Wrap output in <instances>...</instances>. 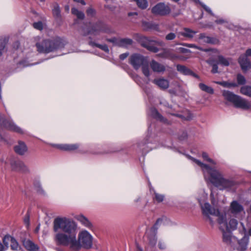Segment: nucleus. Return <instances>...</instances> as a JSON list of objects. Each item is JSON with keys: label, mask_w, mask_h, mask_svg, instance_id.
I'll return each mask as SVG.
<instances>
[{"label": "nucleus", "mask_w": 251, "mask_h": 251, "mask_svg": "<svg viewBox=\"0 0 251 251\" xmlns=\"http://www.w3.org/2000/svg\"><path fill=\"white\" fill-rule=\"evenodd\" d=\"M77 224L66 217H57L53 221V229L56 233L54 240L58 245L69 247L73 251H78L81 247L90 249L93 237L86 230L80 231L76 238Z\"/></svg>", "instance_id": "1"}, {"label": "nucleus", "mask_w": 251, "mask_h": 251, "mask_svg": "<svg viewBox=\"0 0 251 251\" xmlns=\"http://www.w3.org/2000/svg\"><path fill=\"white\" fill-rule=\"evenodd\" d=\"M188 158L197 164L201 169L204 178L207 183H210L220 190L234 191L237 182L231 178L224 177L223 174L217 169L202 163L189 155Z\"/></svg>", "instance_id": "2"}, {"label": "nucleus", "mask_w": 251, "mask_h": 251, "mask_svg": "<svg viewBox=\"0 0 251 251\" xmlns=\"http://www.w3.org/2000/svg\"><path fill=\"white\" fill-rule=\"evenodd\" d=\"M34 42L39 53H48L62 48L65 44L62 39L56 38L52 40L44 39L37 36L33 38Z\"/></svg>", "instance_id": "3"}, {"label": "nucleus", "mask_w": 251, "mask_h": 251, "mask_svg": "<svg viewBox=\"0 0 251 251\" xmlns=\"http://www.w3.org/2000/svg\"><path fill=\"white\" fill-rule=\"evenodd\" d=\"M226 104H231L235 107L244 110L248 109L251 106L250 102L239 95H224Z\"/></svg>", "instance_id": "4"}, {"label": "nucleus", "mask_w": 251, "mask_h": 251, "mask_svg": "<svg viewBox=\"0 0 251 251\" xmlns=\"http://www.w3.org/2000/svg\"><path fill=\"white\" fill-rule=\"evenodd\" d=\"M217 222L219 225V228L221 230L233 231L237 227L238 221L235 219H231L228 223L226 220V214H223L220 216V217L217 219Z\"/></svg>", "instance_id": "5"}, {"label": "nucleus", "mask_w": 251, "mask_h": 251, "mask_svg": "<svg viewBox=\"0 0 251 251\" xmlns=\"http://www.w3.org/2000/svg\"><path fill=\"white\" fill-rule=\"evenodd\" d=\"M201 207L203 215L206 217L211 225H214V221L212 220L210 216H215L218 219L223 214L220 212L218 209L212 207L208 202H204Z\"/></svg>", "instance_id": "6"}, {"label": "nucleus", "mask_w": 251, "mask_h": 251, "mask_svg": "<svg viewBox=\"0 0 251 251\" xmlns=\"http://www.w3.org/2000/svg\"><path fill=\"white\" fill-rule=\"evenodd\" d=\"M241 228H239V231L244 234L243 237L238 241V247L237 251H246L249 241V237L251 235V227L247 229L242 223H241Z\"/></svg>", "instance_id": "7"}, {"label": "nucleus", "mask_w": 251, "mask_h": 251, "mask_svg": "<svg viewBox=\"0 0 251 251\" xmlns=\"http://www.w3.org/2000/svg\"><path fill=\"white\" fill-rule=\"evenodd\" d=\"M83 36L91 35L95 36L99 34L100 32H108V28L106 25L101 22H98L92 25L90 28L85 29L83 28Z\"/></svg>", "instance_id": "8"}, {"label": "nucleus", "mask_w": 251, "mask_h": 251, "mask_svg": "<svg viewBox=\"0 0 251 251\" xmlns=\"http://www.w3.org/2000/svg\"><path fill=\"white\" fill-rule=\"evenodd\" d=\"M169 222V219L165 217L159 218L153 226L151 228V231L152 233V235L149 236V240L150 244L151 246H154L156 243L157 237L156 234L159 226L161 225H167Z\"/></svg>", "instance_id": "9"}, {"label": "nucleus", "mask_w": 251, "mask_h": 251, "mask_svg": "<svg viewBox=\"0 0 251 251\" xmlns=\"http://www.w3.org/2000/svg\"><path fill=\"white\" fill-rule=\"evenodd\" d=\"M0 126L3 127L9 130L13 131L21 134L26 133L25 130L22 129L16 125L11 119L6 120L0 114Z\"/></svg>", "instance_id": "10"}, {"label": "nucleus", "mask_w": 251, "mask_h": 251, "mask_svg": "<svg viewBox=\"0 0 251 251\" xmlns=\"http://www.w3.org/2000/svg\"><path fill=\"white\" fill-rule=\"evenodd\" d=\"M171 12V9L169 4L163 2H159L151 9V12L156 15L166 16Z\"/></svg>", "instance_id": "11"}, {"label": "nucleus", "mask_w": 251, "mask_h": 251, "mask_svg": "<svg viewBox=\"0 0 251 251\" xmlns=\"http://www.w3.org/2000/svg\"><path fill=\"white\" fill-rule=\"evenodd\" d=\"M152 141V129L151 126L148 127V134L145 141L142 142L138 144V147L140 150H142L143 152L148 151L149 150H152L154 147L149 146V144Z\"/></svg>", "instance_id": "12"}, {"label": "nucleus", "mask_w": 251, "mask_h": 251, "mask_svg": "<svg viewBox=\"0 0 251 251\" xmlns=\"http://www.w3.org/2000/svg\"><path fill=\"white\" fill-rule=\"evenodd\" d=\"M146 61L144 56L138 53L132 54L129 58V63L135 70L139 69Z\"/></svg>", "instance_id": "13"}, {"label": "nucleus", "mask_w": 251, "mask_h": 251, "mask_svg": "<svg viewBox=\"0 0 251 251\" xmlns=\"http://www.w3.org/2000/svg\"><path fill=\"white\" fill-rule=\"evenodd\" d=\"M9 162L11 167L13 170L20 171L25 173L29 172L28 167L23 161L15 158H11L9 159Z\"/></svg>", "instance_id": "14"}, {"label": "nucleus", "mask_w": 251, "mask_h": 251, "mask_svg": "<svg viewBox=\"0 0 251 251\" xmlns=\"http://www.w3.org/2000/svg\"><path fill=\"white\" fill-rule=\"evenodd\" d=\"M251 56V49H248L246 53L241 55L239 58V63L242 70L244 72L246 71L251 66L250 62L248 59V56Z\"/></svg>", "instance_id": "15"}, {"label": "nucleus", "mask_w": 251, "mask_h": 251, "mask_svg": "<svg viewBox=\"0 0 251 251\" xmlns=\"http://www.w3.org/2000/svg\"><path fill=\"white\" fill-rule=\"evenodd\" d=\"M243 210V206L238 201H233L230 203L228 211L233 216L237 217Z\"/></svg>", "instance_id": "16"}, {"label": "nucleus", "mask_w": 251, "mask_h": 251, "mask_svg": "<svg viewBox=\"0 0 251 251\" xmlns=\"http://www.w3.org/2000/svg\"><path fill=\"white\" fill-rule=\"evenodd\" d=\"M148 114L151 117L158 121H159L162 123L165 124H170V122L160 115L155 108L151 107L148 111Z\"/></svg>", "instance_id": "17"}, {"label": "nucleus", "mask_w": 251, "mask_h": 251, "mask_svg": "<svg viewBox=\"0 0 251 251\" xmlns=\"http://www.w3.org/2000/svg\"><path fill=\"white\" fill-rule=\"evenodd\" d=\"M150 66L151 70L155 73H162L166 70V67L162 64L158 63L154 60H152L150 63Z\"/></svg>", "instance_id": "18"}, {"label": "nucleus", "mask_w": 251, "mask_h": 251, "mask_svg": "<svg viewBox=\"0 0 251 251\" xmlns=\"http://www.w3.org/2000/svg\"><path fill=\"white\" fill-rule=\"evenodd\" d=\"M200 206L203 205L206 201L208 198V194L206 193L204 189H201L198 191L195 196Z\"/></svg>", "instance_id": "19"}, {"label": "nucleus", "mask_w": 251, "mask_h": 251, "mask_svg": "<svg viewBox=\"0 0 251 251\" xmlns=\"http://www.w3.org/2000/svg\"><path fill=\"white\" fill-rule=\"evenodd\" d=\"M157 56L163 58L173 60L176 58L177 57L172 52L171 49H164L162 51L157 54Z\"/></svg>", "instance_id": "20"}, {"label": "nucleus", "mask_w": 251, "mask_h": 251, "mask_svg": "<svg viewBox=\"0 0 251 251\" xmlns=\"http://www.w3.org/2000/svg\"><path fill=\"white\" fill-rule=\"evenodd\" d=\"M14 151L17 154L23 155L27 151V147L24 142L20 141L15 146Z\"/></svg>", "instance_id": "21"}, {"label": "nucleus", "mask_w": 251, "mask_h": 251, "mask_svg": "<svg viewBox=\"0 0 251 251\" xmlns=\"http://www.w3.org/2000/svg\"><path fill=\"white\" fill-rule=\"evenodd\" d=\"M75 219L79 221L83 226L87 228L91 229L93 227L92 224L91 222L84 215H78L75 217Z\"/></svg>", "instance_id": "22"}, {"label": "nucleus", "mask_w": 251, "mask_h": 251, "mask_svg": "<svg viewBox=\"0 0 251 251\" xmlns=\"http://www.w3.org/2000/svg\"><path fill=\"white\" fill-rule=\"evenodd\" d=\"M153 83L158 86L161 89H167L169 86V81L164 78L154 79Z\"/></svg>", "instance_id": "23"}, {"label": "nucleus", "mask_w": 251, "mask_h": 251, "mask_svg": "<svg viewBox=\"0 0 251 251\" xmlns=\"http://www.w3.org/2000/svg\"><path fill=\"white\" fill-rule=\"evenodd\" d=\"M139 41L140 43L142 46L145 48H146L151 42H154V43L160 46H162L163 44V43L161 41L151 40L149 38L145 36H141L140 38Z\"/></svg>", "instance_id": "24"}, {"label": "nucleus", "mask_w": 251, "mask_h": 251, "mask_svg": "<svg viewBox=\"0 0 251 251\" xmlns=\"http://www.w3.org/2000/svg\"><path fill=\"white\" fill-rule=\"evenodd\" d=\"M53 146L56 147V148L63 151H74L77 149L79 146L76 144H58L54 145Z\"/></svg>", "instance_id": "25"}, {"label": "nucleus", "mask_w": 251, "mask_h": 251, "mask_svg": "<svg viewBox=\"0 0 251 251\" xmlns=\"http://www.w3.org/2000/svg\"><path fill=\"white\" fill-rule=\"evenodd\" d=\"M181 45L183 46L186 47L197 49H198L200 50H201V51H203L204 52H208L209 51H212L214 53H215V54H219V53H220L219 51L217 49H203L202 48L197 46L196 45L193 44L183 43V44H181Z\"/></svg>", "instance_id": "26"}, {"label": "nucleus", "mask_w": 251, "mask_h": 251, "mask_svg": "<svg viewBox=\"0 0 251 251\" xmlns=\"http://www.w3.org/2000/svg\"><path fill=\"white\" fill-rule=\"evenodd\" d=\"M197 32V31L193 30L190 28H184L182 31L179 32L178 35L189 39H192Z\"/></svg>", "instance_id": "27"}, {"label": "nucleus", "mask_w": 251, "mask_h": 251, "mask_svg": "<svg viewBox=\"0 0 251 251\" xmlns=\"http://www.w3.org/2000/svg\"><path fill=\"white\" fill-rule=\"evenodd\" d=\"M23 245L25 248L29 251H37L39 249L37 245L29 240H24Z\"/></svg>", "instance_id": "28"}, {"label": "nucleus", "mask_w": 251, "mask_h": 251, "mask_svg": "<svg viewBox=\"0 0 251 251\" xmlns=\"http://www.w3.org/2000/svg\"><path fill=\"white\" fill-rule=\"evenodd\" d=\"M168 113L171 115L178 117L179 118H181L183 120H190L192 118V114H191L190 111L187 110H185L184 111H183V114L174 113H171L170 112H168Z\"/></svg>", "instance_id": "29"}, {"label": "nucleus", "mask_w": 251, "mask_h": 251, "mask_svg": "<svg viewBox=\"0 0 251 251\" xmlns=\"http://www.w3.org/2000/svg\"><path fill=\"white\" fill-rule=\"evenodd\" d=\"M223 232V241L227 244H230L232 239H235L232 237L231 231L226 230H222Z\"/></svg>", "instance_id": "30"}, {"label": "nucleus", "mask_w": 251, "mask_h": 251, "mask_svg": "<svg viewBox=\"0 0 251 251\" xmlns=\"http://www.w3.org/2000/svg\"><path fill=\"white\" fill-rule=\"evenodd\" d=\"M143 25L146 30H159V25L152 22H144Z\"/></svg>", "instance_id": "31"}, {"label": "nucleus", "mask_w": 251, "mask_h": 251, "mask_svg": "<svg viewBox=\"0 0 251 251\" xmlns=\"http://www.w3.org/2000/svg\"><path fill=\"white\" fill-rule=\"evenodd\" d=\"M206 62L212 67L211 72L213 74L218 73V66L219 64L217 61L213 58H210L206 61Z\"/></svg>", "instance_id": "32"}, {"label": "nucleus", "mask_w": 251, "mask_h": 251, "mask_svg": "<svg viewBox=\"0 0 251 251\" xmlns=\"http://www.w3.org/2000/svg\"><path fill=\"white\" fill-rule=\"evenodd\" d=\"M217 62L219 64L223 66H228L230 64V58H227L225 57L222 55H218L217 56Z\"/></svg>", "instance_id": "33"}, {"label": "nucleus", "mask_w": 251, "mask_h": 251, "mask_svg": "<svg viewBox=\"0 0 251 251\" xmlns=\"http://www.w3.org/2000/svg\"><path fill=\"white\" fill-rule=\"evenodd\" d=\"M199 100L197 102L204 105H208L211 102V100L209 95H199Z\"/></svg>", "instance_id": "34"}, {"label": "nucleus", "mask_w": 251, "mask_h": 251, "mask_svg": "<svg viewBox=\"0 0 251 251\" xmlns=\"http://www.w3.org/2000/svg\"><path fill=\"white\" fill-rule=\"evenodd\" d=\"M133 40L130 38H120L119 47L127 48L128 46L132 45Z\"/></svg>", "instance_id": "35"}, {"label": "nucleus", "mask_w": 251, "mask_h": 251, "mask_svg": "<svg viewBox=\"0 0 251 251\" xmlns=\"http://www.w3.org/2000/svg\"><path fill=\"white\" fill-rule=\"evenodd\" d=\"M176 69L178 72L185 75H189L190 74H192V71L183 65H177Z\"/></svg>", "instance_id": "36"}, {"label": "nucleus", "mask_w": 251, "mask_h": 251, "mask_svg": "<svg viewBox=\"0 0 251 251\" xmlns=\"http://www.w3.org/2000/svg\"><path fill=\"white\" fill-rule=\"evenodd\" d=\"M52 14L55 19H60L61 18V11L58 4H55L54 5L52 9Z\"/></svg>", "instance_id": "37"}, {"label": "nucleus", "mask_w": 251, "mask_h": 251, "mask_svg": "<svg viewBox=\"0 0 251 251\" xmlns=\"http://www.w3.org/2000/svg\"><path fill=\"white\" fill-rule=\"evenodd\" d=\"M200 88L203 91L209 93V94H213V89L211 87L208 86L203 83H200L199 84Z\"/></svg>", "instance_id": "38"}, {"label": "nucleus", "mask_w": 251, "mask_h": 251, "mask_svg": "<svg viewBox=\"0 0 251 251\" xmlns=\"http://www.w3.org/2000/svg\"><path fill=\"white\" fill-rule=\"evenodd\" d=\"M72 13L75 15L77 18L79 19L82 20L85 17L84 14L83 12L79 11L75 7L72 9Z\"/></svg>", "instance_id": "39"}, {"label": "nucleus", "mask_w": 251, "mask_h": 251, "mask_svg": "<svg viewBox=\"0 0 251 251\" xmlns=\"http://www.w3.org/2000/svg\"><path fill=\"white\" fill-rule=\"evenodd\" d=\"M142 70L143 74L146 77H149L150 76V72L147 61H146V63L142 65Z\"/></svg>", "instance_id": "40"}, {"label": "nucleus", "mask_w": 251, "mask_h": 251, "mask_svg": "<svg viewBox=\"0 0 251 251\" xmlns=\"http://www.w3.org/2000/svg\"><path fill=\"white\" fill-rule=\"evenodd\" d=\"M217 84L223 86L224 87L230 88L235 87L237 86L235 82H228L227 81H219L216 82Z\"/></svg>", "instance_id": "41"}, {"label": "nucleus", "mask_w": 251, "mask_h": 251, "mask_svg": "<svg viewBox=\"0 0 251 251\" xmlns=\"http://www.w3.org/2000/svg\"><path fill=\"white\" fill-rule=\"evenodd\" d=\"M201 156L205 161L208 162L211 165H216L217 164V162L215 160L209 158L208 154L206 152H203L202 153Z\"/></svg>", "instance_id": "42"}, {"label": "nucleus", "mask_w": 251, "mask_h": 251, "mask_svg": "<svg viewBox=\"0 0 251 251\" xmlns=\"http://www.w3.org/2000/svg\"><path fill=\"white\" fill-rule=\"evenodd\" d=\"M90 45H91L92 46H96V47L101 49L102 50L105 51L106 52H109L108 47L105 44L100 45V44H96L93 42H90Z\"/></svg>", "instance_id": "43"}, {"label": "nucleus", "mask_w": 251, "mask_h": 251, "mask_svg": "<svg viewBox=\"0 0 251 251\" xmlns=\"http://www.w3.org/2000/svg\"><path fill=\"white\" fill-rule=\"evenodd\" d=\"M196 3H199L204 9V10L207 12L208 13H209L211 15L213 16H215L214 14L213 13L211 9L208 7L207 5L204 4L203 3L201 2L200 0H193Z\"/></svg>", "instance_id": "44"}, {"label": "nucleus", "mask_w": 251, "mask_h": 251, "mask_svg": "<svg viewBox=\"0 0 251 251\" xmlns=\"http://www.w3.org/2000/svg\"><path fill=\"white\" fill-rule=\"evenodd\" d=\"M12 237L9 235H6L3 238V243L5 246V249H7L8 248L9 242L12 239Z\"/></svg>", "instance_id": "45"}, {"label": "nucleus", "mask_w": 251, "mask_h": 251, "mask_svg": "<svg viewBox=\"0 0 251 251\" xmlns=\"http://www.w3.org/2000/svg\"><path fill=\"white\" fill-rule=\"evenodd\" d=\"M6 43L7 40L5 38H0V56L2 53Z\"/></svg>", "instance_id": "46"}, {"label": "nucleus", "mask_w": 251, "mask_h": 251, "mask_svg": "<svg viewBox=\"0 0 251 251\" xmlns=\"http://www.w3.org/2000/svg\"><path fill=\"white\" fill-rule=\"evenodd\" d=\"M11 248L12 250H18L19 248V244L17 241L12 237L11 240Z\"/></svg>", "instance_id": "47"}, {"label": "nucleus", "mask_w": 251, "mask_h": 251, "mask_svg": "<svg viewBox=\"0 0 251 251\" xmlns=\"http://www.w3.org/2000/svg\"><path fill=\"white\" fill-rule=\"evenodd\" d=\"M237 80L239 85H244L246 83V79L245 77L241 75L238 74L237 75Z\"/></svg>", "instance_id": "48"}, {"label": "nucleus", "mask_w": 251, "mask_h": 251, "mask_svg": "<svg viewBox=\"0 0 251 251\" xmlns=\"http://www.w3.org/2000/svg\"><path fill=\"white\" fill-rule=\"evenodd\" d=\"M209 37L210 36H206L205 33H202L200 34L199 39L202 40L203 43L208 44Z\"/></svg>", "instance_id": "49"}, {"label": "nucleus", "mask_w": 251, "mask_h": 251, "mask_svg": "<svg viewBox=\"0 0 251 251\" xmlns=\"http://www.w3.org/2000/svg\"><path fill=\"white\" fill-rule=\"evenodd\" d=\"M153 42H151L146 48V49L152 52L156 53L157 52L159 51V49L156 47L155 46H153L152 43Z\"/></svg>", "instance_id": "50"}, {"label": "nucleus", "mask_w": 251, "mask_h": 251, "mask_svg": "<svg viewBox=\"0 0 251 251\" xmlns=\"http://www.w3.org/2000/svg\"><path fill=\"white\" fill-rule=\"evenodd\" d=\"M164 196L163 195L154 193V200L157 202H162L164 200Z\"/></svg>", "instance_id": "51"}, {"label": "nucleus", "mask_w": 251, "mask_h": 251, "mask_svg": "<svg viewBox=\"0 0 251 251\" xmlns=\"http://www.w3.org/2000/svg\"><path fill=\"white\" fill-rule=\"evenodd\" d=\"M96 13V10L92 7H89L86 10V14L88 17H93L95 16Z\"/></svg>", "instance_id": "52"}, {"label": "nucleus", "mask_w": 251, "mask_h": 251, "mask_svg": "<svg viewBox=\"0 0 251 251\" xmlns=\"http://www.w3.org/2000/svg\"><path fill=\"white\" fill-rule=\"evenodd\" d=\"M208 44L212 45H218L220 44V40L216 37L210 36Z\"/></svg>", "instance_id": "53"}, {"label": "nucleus", "mask_w": 251, "mask_h": 251, "mask_svg": "<svg viewBox=\"0 0 251 251\" xmlns=\"http://www.w3.org/2000/svg\"><path fill=\"white\" fill-rule=\"evenodd\" d=\"M33 26L34 28L39 30H42L43 28V23L41 21L34 23Z\"/></svg>", "instance_id": "54"}, {"label": "nucleus", "mask_w": 251, "mask_h": 251, "mask_svg": "<svg viewBox=\"0 0 251 251\" xmlns=\"http://www.w3.org/2000/svg\"><path fill=\"white\" fill-rule=\"evenodd\" d=\"M119 39L120 38L114 37L111 39H108L107 40L109 42L112 43L114 45L119 46Z\"/></svg>", "instance_id": "55"}, {"label": "nucleus", "mask_w": 251, "mask_h": 251, "mask_svg": "<svg viewBox=\"0 0 251 251\" xmlns=\"http://www.w3.org/2000/svg\"><path fill=\"white\" fill-rule=\"evenodd\" d=\"M34 186L36 189V190L38 192L42 194L44 193V190H43L41 185L40 182H37L35 183Z\"/></svg>", "instance_id": "56"}, {"label": "nucleus", "mask_w": 251, "mask_h": 251, "mask_svg": "<svg viewBox=\"0 0 251 251\" xmlns=\"http://www.w3.org/2000/svg\"><path fill=\"white\" fill-rule=\"evenodd\" d=\"M176 35L175 33L171 32L166 36L165 38L167 40H172L176 38Z\"/></svg>", "instance_id": "57"}, {"label": "nucleus", "mask_w": 251, "mask_h": 251, "mask_svg": "<svg viewBox=\"0 0 251 251\" xmlns=\"http://www.w3.org/2000/svg\"><path fill=\"white\" fill-rule=\"evenodd\" d=\"M158 246V248L161 250H164L166 247L165 243L162 241H159Z\"/></svg>", "instance_id": "58"}, {"label": "nucleus", "mask_w": 251, "mask_h": 251, "mask_svg": "<svg viewBox=\"0 0 251 251\" xmlns=\"http://www.w3.org/2000/svg\"><path fill=\"white\" fill-rule=\"evenodd\" d=\"M215 22L217 24H219V25H221V24H223L224 23H227V21L223 19H217L216 20Z\"/></svg>", "instance_id": "59"}, {"label": "nucleus", "mask_w": 251, "mask_h": 251, "mask_svg": "<svg viewBox=\"0 0 251 251\" xmlns=\"http://www.w3.org/2000/svg\"><path fill=\"white\" fill-rule=\"evenodd\" d=\"M128 55L129 53L128 52L122 53L120 55V59L122 60H124L128 56Z\"/></svg>", "instance_id": "60"}, {"label": "nucleus", "mask_w": 251, "mask_h": 251, "mask_svg": "<svg viewBox=\"0 0 251 251\" xmlns=\"http://www.w3.org/2000/svg\"><path fill=\"white\" fill-rule=\"evenodd\" d=\"M187 137V133L186 132H184L183 131L182 133V134L180 135L179 136V139L180 140H184V139H185Z\"/></svg>", "instance_id": "61"}, {"label": "nucleus", "mask_w": 251, "mask_h": 251, "mask_svg": "<svg viewBox=\"0 0 251 251\" xmlns=\"http://www.w3.org/2000/svg\"><path fill=\"white\" fill-rule=\"evenodd\" d=\"M0 163H1V165L5 167L7 166L8 162L5 159L4 157H2L1 159H0Z\"/></svg>", "instance_id": "62"}, {"label": "nucleus", "mask_w": 251, "mask_h": 251, "mask_svg": "<svg viewBox=\"0 0 251 251\" xmlns=\"http://www.w3.org/2000/svg\"><path fill=\"white\" fill-rule=\"evenodd\" d=\"M178 50L182 53H186L190 52V50H189L184 48H179L178 49Z\"/></svg>", "instance_id": "63"}, {"label": "nucleus", "mask_w": 251, "mask_h": 251, "mask_svg": "<svg viewBox=\"0 0 251 251\" xmlns=\"http://www.w3.org/2000/svg\"><path fill=\"white\" fill-rule=\"evenodd\" d=\"M24 223L27 226H28L29 225V217L28 215H27L24 219Z\"/></svg>", "instance_id": "64"}]
</instances>
